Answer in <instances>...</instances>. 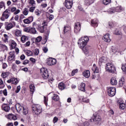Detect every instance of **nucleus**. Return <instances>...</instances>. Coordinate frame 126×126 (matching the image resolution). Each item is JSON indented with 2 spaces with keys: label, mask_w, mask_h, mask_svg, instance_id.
Wrapping results in <instances>:
<instances>
[{
  "label": "nucleus",
  "mask_w": 126,
  "mask_h": 126,
  "mask_svg": "<svg viewBox=\"0 0 126 126\" xmlns=\"http://www.w3.org/2000/svg\"><path fill=\"white\" fill-rule=\"evenodd\" d=\"M3 7H4V2L2 1L0 2V9H1Z\"/></svg>",
  "instance_id": "e2e57ef3"
},
{
  "label": "nucleus",
  "mask_w": 126,
  "mask_h": 126,
  "mask_svg": "<svg viewBox=\"0 0 126 126\" xmlns=\"http://www.w3.org/2000/svg\"><path fill=\"white\" fill-rule=\"evenodd\" d=\"M1 76L3 78H5L6 77H7L8 76V72H3L1 74Z\"/></svg>",
  "instance_id": "3c124183"
},
{
  "label": "nucleus",
  "mask_w": 126,
  "mask_h": 126,
  "mask_svg": "<svg viewBox=\"0 0 126 126\" xmlns=\"http://www.w3.org/2000/svg\"><path fill=\"white\" fill-rule=\"evenodd\" d=\"M106 70L108 72H110L111 73H115L116 72V67L114 65V64L111 63H107L106 64V66L105 67Z\"/></svg>",
  "instance_id": "423d86ee"
},
{
  "label": "nucleus",
  "mask_w": 126,
  "mask_h": 126,
  "mask_svg": "<svg viewBox=\"0 0 126 126\" xmlns=\"http://www.w3.org/2000/svg\"><path fill=\"white\" fill-rule=\"evenodd\" d=\"M16 25V23L14 21H12L11 23H8L6 22L4 23L5 29L7 31H9L10 29H12Z\"/></svg>",
  "instance_id": "0eeeda50"
},
{
  "label": "nucleus",
  "mask_w": 126,
  "mask_h": 126,
  "mask_svg": "<svg viewBox=\"0 0 126 126\" xmlns=\"http://www.w3.org/2000/svg\"><path fill=\"white\" fill-rule=\"evenodd\" d=\"M119 108L121 110H125L126 109V104L124 103L119 102Z\"/></svg>",
  "instance_id": "ea45409f"
},
{
  "label": "nucleus",
  "mask_w": 126,
  "mask_h": 126,
  "mask_svg": "<svg viewBox=\"0 0 126 126\" xmlns=\"http://www.w3.org/2000/svg\"><path fill=\"white\" fill-rule=\"evenodd\" d=\"M29 13V10L27 8H25L23 11V14L24 15H28V13Z\"/></svg>",
  "instance_id": "79ce46f5"
},
{
  "label": "nucleus",
  "mask_w": 126,
  "mask_h": 126,
  "mask_svg": "<svg viewBox=\"0 0 126 126\" xmlns=\"http://www.w3.org/2000/svg\"><path fill=\"white\" fill-rule=\"evenodd\" d=\"M102 39L104 40V41H105V42H111V39H110V34L109 33L104 35Z\"/></svg>",
  "instance_id": "aec40b11"
},
{
  "label": "nucleus",
  "mask_w": 126,
  "mask_h": 126,
  "mask_svg": "<svg viewBox=\"0 0 126 126\" xmlns=\"http://www.w3.org/2000/svg\"><path fill=\"white\" fill-rule=\"evenodd\" d=\"M42 39H43V38L42 37V36H38L37 37H36L35 38V42L36 43H39L40 42V41H42Z\"/></svg>",
  "instance_id": "de8ad7c7"
},
{
  "label": "nucleus",
  "mask_w": 126,
  "mask_h": 126,
  "mask_svg": "<svg viewBox=\"0 0 126 126\" xmlns=\"http://www.w3.org/2000/svg\"><path fill=\"white\" fill-rule=\"evenodd\" d=\"M85 83H81V84L78 86V89L83 92H85Z\"/></svg>",
  "instance_id": "4be33fe9"
},
{
  "label": "nucleus",
  "mask_w": 126,
  "mask_h": 126,
  "mask_svg": "<svg viewBox=\"0 0 126 126\" xmlns=\"http://www.w3.org/2000/svg\"><path fill=\"white\" fill-rule=\"evenodd\" d=\"M108 25H109V28H110V29L112 28H114V27H115L116 26V23L113 22H109Z\"/></svg>",
  "instance_id": "4c0bfd02"
},
{
  "label": "nucleus",
  "mask_w": 126,
  "mask_h": 126,
  "mask_svg": "<svg viewBox=\"0 0 126 126\" xmlns=\"http://www.w3.org/2000/svg\"><path fill=\"white\" fill-rule=\"evenodd\" d=\"M44 102L46 107L48 106V97L44 96Z\"/></svg>",
  "instance_id": "864d4df0"
},
{
  "label": "nucleus",
  "mask_w": 126,
  "mask_h": 126,
  "mask_svg": "<svg viewBox=\"0 0 126 126\" xmlns=\"http://www.w3.org/2000/svg\"><path fill=\"white\" fill-rule=\"evenodd\" d=\"M34 13L35 15H37V16H40V14H41V11L38 9H36L34 11Z\"/></svg>",
  "instance_id": "8fccbe9b"
},
{
  "label": "nucleus",
  "mask_w": 126,
  "mask_h": 126,
  "mask_svg": "<svg viewBox=\"0 0 126 126\" xmlns=\"http://www.w3.org/2000/svg\"><path fill=\"white\" fill-rule=\"evenodd\" d=\"M2 110L5 112H9L10 111V107L6 104H3L2 105Z\"/></svg>",
  "instance_id": "6ab92c4d"
},
{
  "label": "nucleus",
  "mask_w": 126,
  "mask_h": 126,
  "mask_svg": "<svg viewBox=\"0 0 126 126\" xmlns=\"http://www.w3.org/2000/svg\"><path fill=\"white\" fill-rule=\"evenodd\" d=\"M9 16H10V10L9 9H6L3 12L0 20L1 21H5V20L8 19Z\"/></svg>",
  "instance_id": "39448f33"
},
{
  "label": "nucleus",
  "mask_w": 126,
  "mask_h": 126,
  "mask_svg": "<svg viewBox=\"0 0 126 126\" xmlns=\"http://www.w3.org/2000/svg\"><path fill=\"white\" fill-rule=\"evenodd\" d=\"M32 114L38 116L42 113V106L39 104H34L32 106Z\"/></svg>",
  "instance_id": "7ed1b4c3"
},
{
  "label": "nucleus",
  "mask_w": 126,
  "mask_h": 126,
  "mask_svg": "<svg viewBox=\"0 0 126 126\" xmlns=\"http://www.w3.org/2000/svg\"><path fill=\"white\" fill-rule=\"evenodd\" d=\"M106 57H102L101 58L99 59V61H98V64L100 66L102 65V63H105V62H106Z\"/></svg>",
  "instance_id": "bb28decb"
},
{
  "label": "nucleus",
  "mask_w": 126,
  "mask_h": 126,
  "mask_svg": "<svg viewBox=\"0 0 126 126\" xmlns=\"http://www.w3.org/2000/svg\"><path fill=\"white\" fill-rule=\"evenodd\" d=\"M81 49L82 50L85 55H88V54H89V52H90V50H91V46L87 45Z\"/></svg>",
  "instance_id": "ddd939ff"
},
{
  "label": "nucleus",
  "mask_w": 126,
  "mask_h": 126,
  "mask_svg": "<svg viewBox=\"0 0 126 126\" xmlns=\"http://www.w3.org/2000/svg\"><path fill=\"white\" fill-rule=\"evenodd\" d=\"M107 12L109 14H113V13H115V7H112L111 8L107 10Z\"/></svg>",
  "instance_id": "e433bc0d"
},
{
  "label": "nucleus",
  "mask_w": 126,
  "mask_h": 126,
  "mask_svg": "<svg viewBox=\"0 0 126 126\" xmlns=\"http://www.w3.org/2000/svg\"><path fill=\"white\" fill-rule=\"evenodd\" d=\"M13 12L14 13V14L15 15H16L17 14H18V13H19L20 12V10L19 9H17L16 7H12L11 8H10V12Z\"/></svg>",
  "instance_id": "f3484780"
},
{
  "label": "nucleus",
  "mask_w": 126,
  "mask_h": 126,
  "mask_svg": "<svg viewBox=\"0 0 126 126\" xmlns=\"http://www.w3.org/2000/svg\"><path fill=\"white\" fill-rule=\"evenodd\" d=\"M11 79H12V84L16 85V84H17V83H18L17 79H16L15 78H13Z\"/></svg>",
  "instance_id": "a18cd8bd"
},
{
  "label": "nucleus",
  "mask_w": 126,
  "mask_h": 126,
  "mask_svg": "<svg viewBox=\"0 0 126 126\" xmlns=\"http://www.w3.org/2000/svg\"><path fill=\"white\" fill-rule=\"evenodd\" d=\"M34 55L35 56H38V55H39V49H35L34 51Z\"/></svg>",
  "instance_id": "69168bd1"
},
{
  "label": "nucleus",
  "mask_w": 126,
  "mask_h": 126,
  "mask_svg": "<svg viewBox=\"0 0 126 126\" xmlns=\"http://www.w3.org/2000/svg\"><path fill=\"white\" fill-rule=\"evenodd\" d=\"M110 52L113 53V54H116V53H120V49H119V47L116 46H111Z\"/></svg>",
  "instance_id": "dca6fc26"
},
{
  "label": "nucleus",
  "mask_w": 126,
  "mask_h": 126,
  "mask_svg": "<svg viewBox=\"0 0 126 126\" xmlns=\"http://www.w3.org/2000/svg\"><path fill=\"white\" fill-rule=\"evenodd\" d=\"M15 107L18 113H23V115H27L28 114V108L27 107L22 106L20 103H17Z\"/></svg>",
  "instance_id": "f03ea898"
},
{
  "label": "nucleus",
  "mask_w": 126,
  "mask_h": 126,
  "mask_svg": "<svg viewBox=\"0 0 126 126\" xmlns=\"http://www.w3.org/2000/svg\"><path fill=\"white\" fill-rule=\"evenodd\" d=\"M1 48H2L4 51H7V46H5V45L1 44Z\"/></svg>",
  "instance_id": "4d7b16f0"
},
{
  "label": "nucleus",
  "mask_w": 126,
  "mask_h": 126,
  "mask_svg": "<svg viewBox=\"0 0 126 126\" xmlns=\"http://www.w3.org/2000/svg\"><path fill=\"white\" fill-rule=\"evenodd\" d=\"M113 33L115 35H120V36H123V33H122V32L119 31V30H118V29L115 30L114 31Z\"/></svg>",
  "instance_id": "f704fd0d"
},
{
  "label": "nucleus",
  "mask_w": 126,
  "mask_h": 126,
  "mask_svg": "<svg viewBox=\"0 0 126 126\" xmlns=\"http://www.w3.org/2000/svg\"><path fill=\"white\" fill-rule=\"evenodd\" d=\"M9 56L8 57V62H11V61H13L14 58H15V52H10L9 53Z\"/></svg>",
  "instance_id": "a211bd4d"
},
{
  "label": "nucleus",
  "mask_w": 126,
  "mask_h": 126,
  "mask_svg": "<svg viewBox=\"0 0 126 126\" xmlns=\"http://www.w3.org/2000/svg\"><path fill=\"white\" fill-rule=\"evenodd\" d=\"M122 69L124 72H126V64H124L122 66Z\"/></svg>",
  "instance_id": "13d9d810"
},
{
  "label": "nucleus",
  "mask_w": 126,
  "mask_h": 126,
  "mask_svg": "<svg viewBox=\"0 0 126 126\" xmlns=\"http://www.w3.org/2000/svg\"><path fill=\"white\" fill-rule=\"evenodd\" d=\"M48 23L45 21H43L42 23V24H36V27H37L38 30L40 32V33H44L45 30L47 29Z\"/></svg>",
  "instance_id": "20e7f679"
},
{
  "label": "nucleus",
  "mask_w": 126,
  "mask_h": 126,
  "mask_svg": "<svg viewBox=\"0 0 126 126\" xmlns=\"http://www.w3.org/2000/svg\"><path fill=\"white\" fill-rule=\"evenodd\" d=\"M77 72H78V69H75L73 70L71 72L72 76H74V75H75V73H77Z\"/></svg>",
  "instance_id": "09e8293b"
},
{
  "label": "nucleus",
  "mask_w": 126,
  "mask_h": 126,
  "mask_svg": "<svg viewBox=\"0 0 126 126\" xmlns=\"http://www.w3.org/2000/svg\"><path fill=\"white\" fill-rule=\"evenodd\" d=\"M91 25L93 27H97V26H98V20H97L96 19L92 20Z\"/></svg>",
  "instance_id": "5701e85b"
},
{
  "label": "nucleus",
  "mask_w": 126,
  "mask_h": 126,
  "mask_svg": "<svg viewBox=\"0 0 126 126\" xmlns=\"http://www.w3.org/2000/svg\"><path fill=\"white\" fill-rule=\"evenodd\" d=\"M30 28H25L24 29V32H27V33H30Z\"/></svg>",
  "instance_id": "bf43d9fd"
},
{
  "label": "nucleus",
  "mask_w": 126,
  "mask_h": 126,
  "mask_svg": "<svg viewBox=\"0 0 126 126\" xmlns=\"http://www.w3.org/2000/svg\"><path fill=\"white\" fill-rule=\"evenodd\" d=\"M59 121V118L57 117H55L53 119V123L54 124H56V123H57Z\"/></svg>",
  "instance_id": "0e129e2a"
},
{
  "label": "nucleus",
  "mask_w": 126,
  "mask_h": 126,
  "mask_svg": "<svg viewBox=\"0 0 126 126\" xmlns=\"http://www.w3.org/2000/svg\"><path fill=\"white\" fill-rule=\"evenodd\" d=\"M15 34L17 37H21V35H22L21 31L19 30H16Z\"/></svg>",
  "instance_id": "72a5a7b5"
},
{
  "label": "nucleus",
  "mask_w": 126,
  "mask_h": 126,
  "mask_svg": "<svg viewBox=\"0 0 126 126\" xmlns=\"http://www.w3.org/2000/svg\"><path fill=\"white\" fill-rule=\"evenodd\" d=\"M124 85H125V79L124 78H122L119 80L118 86L119 87H123Z\"/></svg>",
  "instance_id": "b1692460"
},
{
  "label": "nucleus",
  "mask_w": 126,
  "mask_h": 126,
  "mask_svg": "<svg viewBox=\"0 0 126 126\" xmlns=\"http://www.w3.org/2000/svg\"><path fill=\"white\" fill-rule=\"evenodd\" d=\"M92 70L94 72H95L96 73H99V69H98V67L96 66V64H94L93 66L92 67Z\"/></svg>",
  "instance_id": "7c9ffc66"
},
{
  "label": "nucleus",
  "mask_w": 126,
  "mask_h": 126,
  "mask_svg": "<svg viewBox=\"0 0 126 126\" xmlns=\"http://www.w3.org/2000/svg\"><path fill=\"white\" fill-rule=\"evenodd\" d=\"M83 75L84 77H86V78H89V77H90V71L88 70L84 71V72H83Z\"/></svg>",
  "instance_id": "393cba45"
},
{
  "label": "nucleus",
  "mask_w": 126,
  "mask_h": 126,
  "mask_svg": "<svg viewBox=\"0 0 126 126\" xmlns=\"http://www.w3.org/2000/svg\"><path fill=\"white\" fill-rule=\"evenodd\" d=\"M89 41V37L87 36H85L84 37L80 38L78 41V44L80 49H83L84 47H85L87 45Z\"/></svg>",
  "instance_id": "f257e3e1"
},
{
  "label": "nucleus",
  "mask_w": 126,
  "mask_h": 126,
  "mask_svg": "<svg viewBox=\"0 0 126 126\" xmlns=\"http://www.w3.org/2000/svg\"><path fill=\"white\" fill-rule=\"evenodd\" d=\"M29 0V3L30 4H31L32 5V6H34L36 5V3H35V0Z\"/></svg>",
  "instance_id": "5fc2aeb1"
},
{
  "label": "nucleus",
  "mask_w": 126,
  "mask_h": 126,
  "mask_svg": "<svg viewBox=\"0 0 126 126\" xmlns=\"http://www.w3.org/2000/svg\"><path fill=\"white\" fill-rule=\"evenodd\" d=\"M34 20V18L32 16L28 17L27 19H25L23 20L24 23L25 24H30L32 22H33Z\"/></svg>",
  "instance_id": "4468645a"
},
{
  "label": "nucleus",
  "mask_w": 126,
  "mask_h": 126,
  "mask_svg": "<svg viewBox=\"0 0 126 126\" xmlns=\"http://www.w3.org/2000/svg\"><path fill=\"white\" fill-rule=\"evenodd\" d=\"M107 93L110 97H114L116 95V89L114 87H107Z\"/></svg>",
  "instance_id": "9d476101"
},
{
  "label": "nucleus",
  "mask_w": 126,
  "mask_h": 126,
  "mask_svg": "<svg viewBox=\"0 0 126 126\" xmlns=\"http://www.w3.org/2000/svg\"><path fill=\"white\" fill-rule=\"evenodd\" d=\"M52 99L54 101H59V100H60V97L58 94H54V96L52 97Z\"/></svg>",
  "instance_id": "a19ab883"
},
{
  "label": "nucleus",
  "mask_w": 126,
  "mask_h": 126,
  "mask_svg": "<svg viewBox=\"0 0 126 126\" xmlns=\"http://www.w3.org/2000/svg\"><path fill=\"white\" fill-rule=\"evenodd\" d=\"M7 119H8V120H12L13 121H16V120H17L16 116L12 114V113L8 115Z\"/></svg>",
  "instance_id": "412c9836"
},
{
  "label": "nucleus",
  "mask_w": 126,
  "mask_h": 126,
  "mask_svg": "<svg viewBox=\"0 0 126 126\" xmlns=\"http://www.w3.org/2000/svg\"><path fill=\"white\" fill-rule=\"evenodd\" d=\"M30 90L31 94H33V93H34V91H35V86H34L33 84L30 85Z\"/></svg>",
  "instance_id": "473e14b6"
},
{
  "label": "nucleus",
  "mask_w": 126,
  "mask_h": 126,
  "mask_svg": "<svg viewBox=\"0 0 126 126\" xmlns=\"http://www.w3.org/2000/svg\"><path fill=\"white\" fill-rule=\"evenodd\" d=\"M93 121L92 119H90V122H95V124H97V125H99L100 124V122L101 121H102V119L101 118V116L99 115L98 114H94L93 116Z\"/></svg>",
  "instance_id": "6e6552de"
},
{
  "label": "nucleus",
  "mask_w": 126,
  "mask_h": 126,
  "mask_svg": "<svg viewBox=\"0 0 126 126\" xmlns=\"http://www.w3.org/2000/svg\"><path fill=\"white\" fill-rule=\"evenodd\" d=\"M35 8H36L35 6L31 7L30 8L29 11L30 12H34V10H35Z\"/></svg>",
  "instance_id": "680f3d73"
},
{
  "label": "nucleus",
  "mask_w": 126,
  "mask_h": 126,
  "mask_svg": "<svg viewBox=\"0 0 126 126\" xmlns=\"http://www.w3.org/2000/svg\"><path fill=\"white\" fill-rule=\"evenodd\" d=\"M4 87V85H3V81L2 80L0 79V89H2Z\"/></svg>",
  "instance_id": "6e6d98bb"
},
{
  "label": "nucleus",
  "mask_w": 126,
  "mask_h": 126,
  "mask_svg": "<svg viewBox=\"0 0 126 126\" xmlns=\"http://www.w3.org/2000/svg\"><path fill=\"white\" fill-rule=\"evenodd\" d=\"M21 41L22 43H25L26 41H28V36L23 35L21 38Z\"/></svg>",
  "instance_id": "2f4dec72"
},
{
  "label": "nucleus",
  "mask_w": 126,
  "mask_h": 126,
  "mask_svg": "<svg viewBox=\"0 0 126 126\" xmlns=\"http://www.w3.org/2000/svg\"><path fill=\"white\" fill-rule=\"evenodd\" d=\"M102 3L104 5H108L111 3V0H103Z\"/></svg>",
  "instance_id": "37998d69"
},
{
  "label": "nucleus",
  "mask_w": 126,
  "mask_h": 126,
  "mask_svg": "<svg viewBox=\"0 0 126 126\" xmlns=\"http://www.w3.org/2000/svg\"><path fill=\"white\" fill-rule=\"evenodd\" d=\"M12 68L14 71H16L17 69V65L16 64H12Z\"/></svg>",
  "instance_id": "603ef678"
},
{
  "label": "nucleus",
  "mask_w": 126,
  "mask_h": 126,
  "mask_svg": "<svg viewBox=\"0 0 126 126\" xmlns=\"http://www.w3.org/2000/svg\"><path fill=\"white\" fill-rule=\"evenodd\" d=\"M58 87L60 90H63L65 89V84L63 83H60L58 85Z\"/></svg>",
  "instance_id": "c85d7f7f"
},
{
  "label": "nucleus",
  "mask_w": 126,
  "mask_h": 126,
  "mask_svg": "<svg viewBox=\"0 0 126 126\" xmlns=\"http://www.w3.org/2000/svg\"><path fill=\"white\" fill-rule=\"evenodd\" d=\"M40 73L44 79H48L49 78V74L48 72V70L45 67L40 69Z\"/></svg>",
  "instance_id": "1a4fd4ad"
},
{
  "label": "nucleus",
  "mask_w": 126,
  "mask_h": 126,
  "mask_svg": "<svg viewBox=\"0 0 126 126\" xmlns=\"http://www.w3.org/2000/svg\"><path fill=\"white\" fill-rule=\"evenodd\" d=\"M25 52L27 54V56H32V52H31V51L26 50Z\"/></svg>",
  "instance_id": "052dcab7"
},
{
  "label": "nucleus",
  "mask_w": 126,
  "mask_h": 126,
  "mask_svg": "<svg viewBox=\"0 0 126 126\" xmlns=\"http://www.w3.org/2000/svg\"><path fill=\"white\" fill-rule=\"evenodd\" d=\"M30 34H36L37 32V31H36V29L35 28H30Z\"/></svg>",
  "instance_id": "c9c22d12"
},
{
  "label": "nucleus",
  "mask_w": 126,
  "mask_h": 126,
  "mask_svg": "<svg viewBox=\"0 0 126 126\" xmlns=\"http://www.w3.org/2000/svg\"><path fill=\"white\" fill-rule=\"evenodd\" d=\"M122 6H119L116 7H115V12H121L122 10Z\"/></svg>",
  "instance_id": "58836bf2"
},
{
  "label": "nucleus",
  "mask_w": 126,
  "mask_h": 126,
  "mask_svg": "<svg viewBox=\"0 0 126 126\" xmlns=\"http://www.w3.org/2000/svg\"><path fill=\"white\" fill-rule=\"evenodd\" d=\"M56 63H57V60L54 58H49L47 62L48 65H54Z\"/></svg>",
  "instance_id": "2eb2a0df"
},
{
  "label": "nucleus",
  "mask_w": 126,
  "mask_h": 126,
  "mask_svg": "<svg viewBox=\"0 0 126 126\" xmlns=\"http://www.w3.org/2000/svg\"><path fill=\"white\" fill-rule=\"evenodd\" d=\"M16 42L14 41H11V47L12 49H15V47H16Z\"/></svg>",
  "instance_id": "49530a36"
},
{
  "label": "nucleus",
  "mask_w": 126,
  "mask_h": 126,
  "mask_svg": "<svg viewBox=\"0 0 126 126\" xmlns=\"http://www.w3.org/2000/svg\"><path fill=\"white\" fill-rule=\"evenodd\" d=\"M80 29H81V25L80 24V23H75L74 29V33H76V34H77V33H79V32H80Z\"/></svg>",
  "instance_id": "f8f14e48"
},
{
  "label": "nucleus",
  "mask_w": 126,
  "mask_h": 126,
  "mask_svg": "<svg viewBox=\"0 0 126 126\" xmlns=\"http://www.w3.org/2000/svg\"><path fill=\"white\" fill-rule=\"evenodd\" d=\"M90 124L88 122H86L84 123L83 126H89Z\"/></svg>",
  "instance_id": "774afa93"
},
{
  "label": "nucleus",
  "mask_w": 126,
  "mask_h": 126,
  "mask_svg": "<svg viewBox=\"0 0 126 126\" xmlns=\"http://www.w3.org/2000/svg\"><path fill=\"white\" fill-rule=\"evenodd\" d=\"M21 87L20 86L17 87L16 90L15 91L16 93H19V91H20Z\"/></svg>",
  "instance_id": "338daca9"
},
{
  "label": "nucleus",
  "mask_w": 126,
  "mask_h": 126,
  "mask_svg": "<svg viewBox=\"0 0 126 126\" xmlns=\"http://www.w3.org/2000/svg\"><path fill=\"white\" fill-rule=\"evenodd\" d=\"M65 6L67 9H70L73 5L72 0H65L64 2Z\"/></svg>",
  "instance_id": "9b49d317"
},
{
  "label": "nucleus",
  "mask_w": 126,
  "mask_h": 126,
  "mask_svg": "<svg viewBox=\"0 0 126 126\" xmlns=\"http://www.w3.org/2000/svg\"><path fill=\"white\" fill-rule=\"evenodd\" d=\"M71 28L70 26H66L64 27L63 32L64 33H67V32H70Z\"/></svg>",
  "instance_id": "cd10ccee"
},
{
  "label": "nucleus",
  "mask_w": 126,
  "mask_h": 126,
  "mask_svg": "<svg viewBox=\"0 0 126 126\" xmlns=\"http://www.w3.org/2000/svg\"><path fill=\"white\" fill-rule=\"evenodd\" d=\"M110 83L111 85H117V84H118V81H117L116 78L112 77L111 79Z\"/></svg>",
  "instance_id": "a878e982"
},
{
  "label": "nucleus",
  "mask_w": 126,
  "mask_h": 126,
  "mask_svg": "<svg viewBox=\"0 0 126 126\" xmlns=\"http://www.w3.org/2000/svg\"><path fill=\"white\" fill-rule=\"evenodd\" d=\"M94 2V0H85L84 4L85 5H90V4H92Z\"/></svg>",
  "instance_id": "c756f323"
},
{
  "label": "nucleus",
  "mask_w": 126,
  "mask_h": 126,
  "mask_svg": "<svg viewBox=\"0 0 126 126\" xmlns=\"http://www.w3.org/2000/svg\"><path fill=\"white\" fill-rule=\"evenodd\" d=\"M3 38H4V42H5V43H6V42H8V38L9 36L7 34H3Z\"/></svg>",
  "instance_id": "c03bdc74"
}]
</instances>
